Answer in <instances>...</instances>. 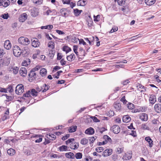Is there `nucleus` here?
<instances>
[{
	"label": "nucleus",
	"mask_w": 161,
	"mask_h": 161,
	"mask_svg": "<svg viewBox=\"0 0 161 161\" xmlns=\"http://www.w3.org/2000/svg\"><path fill=\"white\" fill-rule=\"evenodd\" d=\"M19 43L23 45H27L30 43L29 39L26 38L23 36L19 37L18 40Z\"/></svg>",
	"instance_id": "nucleus-1"
},
{
	"label": "nucleus",
	"mask_w": 161,
	"mask_h": 161,
	"mask_svg": "<svg viewBox=\"0 0 161 161\" xmlns=\"http://www.w3.org/2000/svg\"><path fill=\"white\" fill-rule=\"evenodd\" d=\"M13 53L15 57H18L21 54V50L19 46H16L13 48Z\"/></svg>",
	"instance_id": "nucleus-2"
},
{
	"label": "nucleus",
	"mask_w": 161,
	"mask_h": 161,
	"mask_svg": "<svg viewBox=\"0 0 161 161\" xmlns=\"http://www.w3.org/2000/svg\"><path fill=\"white\" fill-rule=\"evenodd\" d=\"M24 87L22 84L17 85L16 87L15 93L19 95H21L24 92Z\"/></svg>",
	"instance_id": "nucleus-3"
},
{
	"label": "nucleus",
	"mask_w": 161,
	"mask_h": 161,
	"mask_svg": "<svg viewBox=\"0 0 161 161\" xmlns=\"http://www.w3.org/2000/svg\"><path fill=\"white\" fill-rule=\"evenodd\" d=\"M31 14L34 17H36L39 14L38 9L37 8L33 7L31 10Z\"/></svg>",
	"instance_id": "nucleus-4"
},
{
	"label": "nucleus",
	"mask_w": 161,
	"mask_h": 161,
	"mask_svg": "<svg viewBox=\"0 0 161 161\" xmlns=\"http://www.w3.org/2000/svg\"><path fill=\"white\" fill-rule=\"evenodd\" d=\"M67 8H63L61 9L60 11L61 15L63 17H66L68 16L70 11L67 10Z\"/></svg>",
	"instance_id": "nucleus-5"
},
{
	"label": "nucleus",
	"mask_w": 161,
	"mask_h": 161,
	"mask_svg": "<svg viewBox=\"0 0 161 161\" xmlns=\"http://www.w3.org/2000/svg\"><path fill=\"white\" fill-rule=\"evenodd\" d=\"M113 132L115 134L119 133L120 131V128L117 125H113L111 128Z\"/></svg>",
	"instance_id": "nucleus-6"
},
{
	"label": "nucleus",
	"mask_w": 161,
	"mask_h": 161,
	"mask_svg": "<svg viewBox=\"0 0 161 161\" xmlns=\"http://www.w3.org/2000/svg\"><path fill=\"white\" fill-rule=\"evenodd\" d=\"M27 18V15L26 13H24L21 14L19 17V21L23 22H24Z\"/></svg>",
	"instance_id": "nucleus-7"
},
{
	"label": "nucleus",
	"mask_w": 161,
	"mask_h": 161,
	"mask_svg": "<svg viewBox=\"0 0 161 161\" xmlns=\"http://www.w3.org/2000/svg\"><path fill=\"white\" fill-rule=\"evenodd\" d=\"M31 41H32L31 45L33 47H37L40 45V42H39L37 38H35L33 40L32 39Z\"/></svg>",
	"instance_id": "nucleus-8"
},
{
	"label": "nucleus",
	"mask_w": 161,
	"mask_h": 161,
	"mask_svg": "<svg viewBox=\"0 0 161 161\" xmlns=\"http://www.w3.org/2000/svg\"><path fill=\"white\" fill-rule=\"evenodd\" d=\"M139 118L142 121H147L148 119L147 115L145 113H142L140 114Z\"/></svg>",
	"instance_id": "nucleus-9"
},
{
	"label": "nucleus",
	"mask_w": 161,
	"mask_h": 161,
	"mask_svg": "<svg viewBox=\"0 0 161 161\" xmlns=\"http://www.w3.org/2000/svg\"><path fill=\"white\" fill-rule=\"evenodd\" d=\"M112 149H107L103 152L102 155L104 157H107L111 155L112 152Z\"/></svg>",
	"instance_id": "nucleus-10"
},
{
	"label": "nucleus",
	"mask_w": 161,
	"mask_h": 161,
	"mask_svg": "<svg viewBox=\"0 0 161 161\" xmlns=\"http://www.w3.org/2000/svg\"><path fill=\"white\" fill-rule=\"evenodd\" d=\"M155 111L157 113H161V104L157 103L155 104L154 107Z\"/></svg>",
	"instance_id": "nucleus-11"
},
{
	"label": "nucleus",
	"mask_w": 161,
	"mask_h": 161,
	"mask_svg": "<svg viewBox=\"0 0 161 161\" xmlns=\"http://www.w3.org/2000/svg\"><path fill=\"white\" fill-rule=\"evenodd\" d=\"M85 133L88 135H92L94 133V130L92 127H90L86 130Z\"/></svg>",
	"instance_id": "nucleus-12"
},
{
	"label": "nucleus",
	"mask_w": 161,
	"mask_h": 161,
	"mask_svg": "<svg viewBox=\"0 0 161 161\" xmlns=\"http://www.w3.org/2000/svg\"><path fill=\"white\" fill-rule=\"evenodd\" d=\"M4 47L7 49H9L11 47V44L8 40H6L4 43Z\"/></svg>",
	"instance_id": "nucleus-13"
},
{
	"label": "nucleus",
	"mask_w": 161,
	"mask_h": 161,
	"mask_svg": "<svg viewBox=\"0 0 161 161\" xmlns=\"http://www.w3.org/2000/svg\"><path fill=\"white\" fill-rule=\"evenodd\" d=\"M19 74L21 76H25L27 75V71L25 68L22 67L19 70Z\"/></svg>",
	"instance_id": "nucleus-14"
},
{
	"label": "nucleus",
	"mask_w": 161,
	"mask_h": 161,
	"mask_svg": "<svg viewBox=\"0 0 161 161\" xmlns=\"http://www.w3.org/2000/svg\"><path fill=\"white\" fill-rule=\"evenodd\" d=\"M79 147V143L76 142L71 143L70 145V148L72 149H77Z\"/></svg>",
	"instance_id": "nucleus-15"
},
{
	"label": "nucleus",
	"mask_w": 161,
	"mask_h": 161,
	"mask_svg": "<svg viewBox=\"0 0 161 161\" xmlns=\"http://www.w3.org/2000/svg\"><path fill=\"white\" fill-rule=\"evenodd\" d=\"M149 100L150 103L152 104H154L156 101V96L154 95H151L150 96Z\"/></svg>",
	"instance_id": "nucleus-16"
},
{
	"label": "nucleus",
	"mask_w": 161,
	"mask_h": 161,
	"mask_svg": "<svg viewBox=\"0 0 161 161\" xmlns=\"http://www.w3.org/2000/svg\"><path fill=\"white\" fill-rule=\"evenodd\" d=\"M30 134V132L29 130H27L25 131L23 136H21L22 139H28L29 137V135Z\"/></svg>",
	"instance_id": "nucleus-17"
},
{
	"label": "nucleus",
	"mask_w": 161,
	"mask_h": 161,
	"mask_svg": "<svg viewBox=\"0 0 161 161\" xmlns=\"http://www.w3.org/2000/svg\"><path fill=\"white\" fill-rule=\"evenodd\" d=\"M35 137H39L38 139H37L35 141L36 143L40 142L42 140V136L41 135H33V136H31V138Z\"/></svg>",
	"instance_id": "nucleus-18"
},
{
	"label": "nucleus",
	"mask_w": 161,
	"mask_h": 161,
	"mask_svg": "<svg viewBox=\"0 0 161 161\" xmlns=\"http://www.w3.org/2000/svg\"><path fill=\"white\" fill-rule=\"evenodd\" d=\"M145 140L148 142L149 146L150 147H152L153 145V141L149 136L145 137Z\"/></svg>",
	"instance_id": "nucleus-19"
},
{
	"label": "nucleus",
	"mask_w": 161,
	"mask_h": 161,
	"mask_svg": "<svg viewBox=\"0 0 161 161\" xmlns=\"http://www.w3.org/2000/svg\"><path fill=\"white\" fill-rule=\"evenodd\" d=\"M87 0H80L77 3L78 6H84L86 4Z\"/></svg>",
	"instance_id": "nucleus-20"
},
{
	"label": "nucleus",
	"mask_w": 161,
	"mask_h": 161,
	"mask_svg": "<svg viewBox=\"0 0 161 161\" xmlns=\"http://www.w3.org/2000/svg\"><path fill=\"white\" fill-rule=\"evenodd\" d=\"M156 0H145L146 4L149 6H151L153 4L156 2Z\"/></svg>",
	"instance_id": "nucleus-21"
},
{
	"label": "nucleus",
	"mask_w": 161,
	"mask_h": 161,
	"mask_svg": "<svg viewBox=\"0 0 161 161\" xmlns=\"http://www.w3.org/2000/svg\"><path fill=\"white\" fill-rule=\"evenodd\" d=\"M131 120V118L128 115L124 116L123 117V120L124 122L128 123Z\"/></svg>",
	"instance_id": "nucleus-22"
},
{
	"label": "nucleus",
	"mask_w": 161,
	"mask_h": 161,
	"mask_svg": "<svg viewBox=\"0 0 161 161\" xmlns=\"http://www.w3.org/2000/svg\"><path fill=\"white\" fill-rule=\"evenodd\" d=\"M88 117H89L88 118V119H89V120H90L91 121H92V120L91 119H92L93 121L94 122H100V120H99L98 119H97V118L95 116H90V115H88Z\"/></svg>",
	"instance_id": "nucleus-23"
},
{
	"label": "nucleus",
	"mask_w": 161,
	"mask_h": 161,
	"mask_svg": "<svg viewBox=\"0 0 161 161\" xmlns=\"http://www.w3.org/2000/svg\"><path fill=\"white\" fill-rule=\"evenodd\" d=\"M68 148L67 146L62 145L58 147V149L60 151H67V148Z\"/></svg>",
	"instance_id": "nucleus-24"
},
{
	"label": "nucleus",
	"mask_w": 161,
	"mask_h": 161,
	"mask_svg": "<svg viewBox=\"0 0 161 161\" xmlns=\"http://www.w3.org/2000/svg\"><path fill=\"white\" fill-rule=\"evenodd\" d=\"M131 155L130 153L125 154V155L123 156L122 159L127 160L131 159Z\"/></svg>",
	"instance_id": "nucleus-25"
},
{
	"label": "nucleus",
	"mask_w": 161,
	"mask_h": 161,
	"mask_svg": "<svg viewBox=\"0 0 161 161\" xmlns=\"http://www.w3.org/2000/svg\"><path fill=\"white\" fill-rule=\"evenodd\" d=\"M47 73V70L45 68H42V69L40 72V75L42 76H44L46 75Z\"/></svg>",
	"instance_id": "nucleus-26"
},
{
	"label": "nucleus",
	"mask_w": 161,
	"mask_h": 161,
	"mask_svg": "<svg viewBox=\"0 0 161 161\" xmlns=\"http://www.w3.org/2000/svg\"><path fill=\"white\" fill-rule=\"evenodd\" d=\"M77 126L76 125L70 126L69 129V131L70 133L76 131Z\"/></svg>",
	"instance_id": "nucleus-27"
},
{
	"label": "nucleus",
	"mask_w": 161,
	"mask_h": 161,
	"mask_svg": "<svg viewBox=\"0 0 161 161\" xmlns=\"http://www.w3.org/2000/svg\"><path fill=\"white\" fill-rule=\"evenodd\" d=\"M7 152L8 155L12 156L15 153V151L13 149L11 148L8 149Z\"/></svg>",
	"instance_id": "nucleus-28"
},
{
	"label": "nucleus",
	"mask_w": 161,
	"mask_h": 161,
	"mask_svg": "<svg viewBox=\"0 0 161 161\" xmlns=\"http://www.w3.org/2000/svg\"><path fill=\"white\" fill-rule=\"evenodd\" d=\"M10 61H0V67L7 66L10 63Z\"/></svg>",
	"instance_id": "nucleus-29"
},
{
	"label": "nucleus",
	"mask_w": 161,
	"mask_h": 161,
	"mask_svg": "<svg viewBox=\"0 0 161 161\" xmlns=\"http://www.w3.org/2000/svg\"><path fill=\"white\" fill-rule=\"evenodd\" d=\"M48 47H51L52 49H53L55 48V44L54 42L53 41H50L48 42Z\"/></svg>",
	"instance_id": "nucleus-30"
},
{
	"label": "nucleus",
	"mask_w": 161,
	"mask_h": 161,
	"mask_svg": "<svg viewBox=\"0 0 161 161\" xmlns=\"http://www.w3.org/2000/svg\"><path fill=\"white\" fill-rule=\"evenodd\" d=\"M3 6L6 7L10 4V1L9 0H3Z\"/></svg>",
	"instance_id": "nucleus-31"
},
{
	"label": "nucleus",
	"mask_w": 161,
	"mask_h": 161,
	"mask_svg": "<svg viewBox=\"0 0 161 161\" xmlns=\"http://www.w3.org/2000/svg\"><path fill=\"white\" fill-rule=\"evenodd\" d=\"M49 87H50L48 86L45 84H44L42 87V89H43L42 92H46L49 89Z\"/></svg>",
	"instance_id": "nucleus-32"
},
{
	"label": "nucleus",
	"mask_w": 161,
	"mask_h": 161,
	"mask_svg": "<svg viewBox=\"0 0 161 161\" xmlns=\"http://www.w3.org/2000/svg\"><path fill=\"white\" fill-rule=\"evenodd\" d=\"M74 12L75 16H78L79 15L80 13L82 12V10H79L78 9H74Z\"/></svg>",
	"instance_id": "nucleus-33"
},
{
	"label": "nucleus",
	"mask_w": 161,
	"mask_h": 161,
	"mask_svg": "<svg viewBox=\"0 0 161 161\" xmlns=\"http://www.w3.org/2000/svg\"><path fill=\"white\" fill-rule=\"evenodd\" d=\"M62 50L63 51L66 52V53L71 50L70 48L67 46H64L62 48Z\"/></svg>",
	"instance_id": "nucleus-34"
},
{
	"label": "nucleus",
	"mask_w": 161,
	"mask_h": 161,
	"mask_svg": "<svg viewBox=\"0 0 161 161\" xmlns=\"http://www.w3.org/2000/svg\"><path fill=\"white\" fill-rule=\"evenodd\" d=\"M11 69H12L14 74L16 75L18 72L19 68L17 67H14L11 68Z\"/></svg>",
	"instance_id": "nucleus-35"
},
{
	"label": "nucleus",
	"mask_w": 161,
	"mask_h": 161,
	"mask_svg": "<svg viewBox=\"0 0 161 161\" xmlns=\"http://www.w3.org/2000/svg\"><path fill=\"white\" fill-rule=\"evenodd\" d=\"M114 107L116 110H119L121 109V104L119 103H116L114 104Z\"/></svg>",
	"instance_id": "nucleus-36"
},
{
	"label": "nucleus",
	"mask_w": 161,
	"mask_h": 161,
	"mask_svg": "<svg viewBox=\"0 0 161 161\" xmlns=\"http://www.w3.org/2000/svg\"><path fill=\"white\" fill-rule=\"evenodd\" d=\"M103 138L105 140V141H106L107 143L108 142H110L111 141V138L107 135L104 136L103 137Z\"/></svg>",
	"instance_id": "nucleus-37"
},
{
	"label": "nucleus",
	"mask_w": 161,
	"mask_h": 161,
	"mask_svg": "<svg viewBox=\"0 0 161 161\" xmlns=\"http://www.w3.org/2000/svg\"><path fill=\"white\" fill-rule=\"evenodd\" d=\"M14 84H12L8 85V92H11L14 91V90L13 89V88L14 87Z\"/></svg>",
	"instance_id": "nucleus-38"
},
{
	"label": "nucleus",
	"mask_w": 161,
	"mask_h": 161,
	"mask_svg": "<svg viewBox=\"0 0 161 161\" xmlns=\"http://www.w3.org/2000/svg\"><path fill=\"white\" fill-rule=\"evenodd\" d=\"M82 155L81 153H78L75 155V157L77 159H80L82 158Z\"/></svg>",
	"instance_id": "nucleus-39"
},
{
	"label": "nucleus",
	"mask_w": 161,
	"mask_h": 161,
	"mask_svg": "<svg viewBox=\"0 0 161 161\" xmlns=\"http://www.w3.org/2000/svg\"><path fill=\"white\" fill-rule=\"evenodd\" d=\"M127 107L130 109H132L134 108V104L130 103H129L127 104Z\"/></svg>",
	"instance_id": "nucleus-40"
},
{
	"label": "nucleus",
	"mask_w": 161,
	"mask_h": 161,
	"mask_svg": "<svg viewBox=\"0 0 161 161\" xmlns=\"http://www.w3.org/2000/svg\"><path fill=\"white\" fill-rule=\"evenodd\" d=\"M37 92L35 89H33L31 91V95H32L33 96H36L37 95Z\"/></svg>",
	"instance_id": "nucleus-41"
},
{
	"label": "nucleus",
	"mask_w": 161,
	"mask_h": 161,
	"mask_svg": "<svg viewBox=\"0 0 161 161\" xmlns=\"http://www.w3.org/2000/svg\"><path fill=\"white\" fill-rule=\"evenodd\" d=\"M63 72L62 71L60 70L58 71L57 72V75H53V76L54 78H56L57 79L59 78V76L60 74Z\"/></svg>",
	"instance_id": "nucleus-42"
},
{
	"label": "nucleus",
	"mask_w": 161,
	"mask_h": 161,
	"mask_svg": "<svg viewBox=\"0 0 161 161\" xmlns=\"http://www.w3.org/2000/svg\"><path fill=\"white\" fill-rule=\"evenodd\" d=\"M88 142V141L87 139L86 138H83L80 141V143L83 145L86 144Z\"/></svg>",
	"instance_id": "nucleus-43"
},
{
	"label": "nucleus",
	"mask_w": 161,
	"mask_h": 161,
	"mask_svg": "<svg viewBox=\"0 0 161 161\" xmlns=\"http://www.w3.org/2000/svg\"><path fill=\"white\" fill-rule=\"evenodd\" d=\"M142 128L143 130H149V127L146 124H144L142 125Z\"/></svg>",
	"instance_id": "nucleus-44"
},
{
	"label": "nucleus",
	"mask_w": 161,
	"mask_h": 161,
	"mask_svg": "<svg viewBox=\"0 0 161 161\" xmlns=\"http://www.w3.org/2000/svg\"><path fill=\"white\" fill-rule=\"evenodd\" d=\"M40 67L38 65H37L34 68L32 69V70H31V74L32 73H33L36 70H38L40 69Z\"/></svg>",
	"instance_id": "nucleus-45"
},
{
	"label": "nucleus",
	"mask_w": 161,
	"mask_h": 161,
	"mask_svg": "<svg viewBox=\"0 0 161 161\" xmlns=\"http://www.w3.org/2000/svg\"><path fill=\"white\" fill-rule=\"evenodd\" d=\"M130 82L129 79H127L125 80L122 81L121 82V83L123 85L125 86L127 84Z\"/></svg>",
	"instance_id": "nucleus-46"
},
{
	"label": "nucleus",
	"mask_w": 161,
	"mask_h": 161,
	"mask_svg": "<svg viewBox=\"0 0 161 161\" xmlns=\"http://www.w3.org/2000/svg\"><path fill=\"white\" fill-rule=\"evenodd\" d=\"M49 138L50 140H54L55 139L56 137V136L54 135L53 134H49Z\"/></svg>",
	"instance_id": "nucleus-47"
},
{
	"label": "nucleus",
	"mask_w": 161,
	"mask_h": 161,
	"mask_svg": "<svg viewBox=\"0 0 161 161\" xmlns=\"http://www.w3.org/2000/svg\"><path fill=\"white\" fill-rule=\"evenodd\" d=\"M96 151L98 153H101L104 150L103 147H100L96 149Z\"/></svg>",
	"instance_id": "nucleus-48"
},
{
	"label": "nucleus",
	"mask_w": 161,
	"mask_h": 161,
	"mask_svg": "<svg viewBox=\"0 0 161 161\" xmlns=\"http://www.w3.org/2000/svg\"><path fill=\"white\" fill-rule=\"evenodd\" d=\"M5 95L6 96L7 99L8 100V101H12L14 99V97L12 96H8L7 94H5Z\"/></svg>",
	"instance_id": "nucleus-49"
},
{
	"label": "nucleus",
	"mask_w": 161,
	"mask_h": 161,
	"mask_svg": "<svg viewBox=\"0 0 161 161\" xmlns=\"http://www.w3.org/2000/svg\"><path fill=\"white\" fill-rule=\"evenodd\" d=\"M94 21L98 22L100 20V15H98L97 16L94 15Z\"/></svg>",
	"instance_id": "nucleus-50"
},
{
	"label": "nucleus",
	"mask_w": 161,
	"mask_h": 161,
	"mask_svg": "<svg viewBox=\"0 0 161 161\" xmlns=\"http://www.w3.org/2000/svg\"><path fill=\"white\" fill-rule=\"evenodd\" d=\"M9 17L8 14V13L4 14L1 15V17L4 19H7Z\"/></svg>",
	"instance_id": "nucleus-51"
},
{
	"label": "nucleus",
	"mask_w": 161,
	"mask_h": 161,
	"mask_svg": "<svg viewBox=\"0 0 161 161\" xmlns=\"http://www.w3.org/2000/svg\"><path fill=\"white\" fill-rule=\"evenodd\" d=\"M130 133H129V134L132 136L134 137L136 136V132L135 131L131 130Z\"/></svg>",
	"instance_id": "nucleus-52"
},
{
	"label": "nucleus",
	"mask_w": 161,
	"mask_h": 161,
	"mask_svg": "<svg viewBox=\"0 0 161 161\" xmlns=\"http://www.w3.org/2000/svg\"><path fill=\"white\" fill-rule=\"evenodd\" d=\"M118 30V28L117 27H113L111 30L110 31V33H112L117 31Z\"/></svg>",
	"instance_id": "nucleus-53"
},
{
	"label": "nucleus",
	"mask_w": 161,
	"mask_h": 161,
	"mask_svg": "<svg viewBox=\"0 0 161 161\" xmlns=\"http://www.w3.org/2000/svg\"><path fill=\"white\" fill-rule=\"evenodd\" d=\"M120 101L123 102L124 104H126L128 102L125 99V96H123L120 99Z\"/></svg>",
	"instance_id": "nucleus-54"
},
{
	"label": "nucleus",
	"mask_w": 161,
	"mask_h": 161,
	"mask_svg": "<svg viewBox=\"0 0 161 161\" xmlns=\"http://www.w3.org/2000/svg\"><path fill=\"white\" fill-rule=\"evenodd\" d=\"M31 80H33L34 79H35L36 76V74L34 72L33 73H32L31 74Z\"/></svg>",
	"instance_id": "nucleus-55"
},
{
	"label": "nucleus",
	"mask_w": 161,
	"mask_h": 161,
	"mask_svg": "<svg viewBox=\"0 0 161 161\" xmlns=\"http://www.w3.org/2000/svg\"><path fill=\"white\" fill-rule=\"evenodd\" d=\"M75 56V55L73 53H72L70 55L68 56L67 57V59L68 60H69V59H71V60H72V59L73 58V57L74 56Z\"/></svg>",
	"instance_id": "nucleus-56"
},
{
	"label": "nucleus",
	"mask_w": 161,
	"mask_h": 161,
	"mask_svg": "<svg viewBox=\"0 0 161 161\" xmlns=\"http://www.w3.org/2000/svg\"><path fill=\"white\" fill-rule=\"evenodd\" d=\"M117 0H115V1H116ZM125 0H117V3L119 5H121L123 2H125Z\"/></svg>",
	"instance_id": "nucleus-57"
},
{
	"label": "nucleus",
	"mask_w": 161,
	"mask_h": 161,
	"mask_svg": "<svg viewBox=\"0 0 161 161\" xmlns=\"http://www.w3.org/2000/svg\"><path fill=\"white\" fill-rule=\"evenodd\" d=\"M114 114V111H113L112 110H110L108 113V115L109 116H113Z\"/></svg>",
	"instance_id": "nucleus-58"
},
{
	"label": "nucleus",
	"mask_w": 161,
	"mask_h": 161,
	"mask_svg": "<svg viewBox=\"0 0 161 161\" xmlns=\"http://www.w3.org/2000/svg\"><path fill=\"white\" fill-rule=\"evenodd\" d=\"M78 48L77 46L76 45H74L73 46V50L75 53L76 54V55H78V52H77V49Z\"/></svg>",
	"instance_id": "nucleus-59"
},
{
	"label": "nucleus",
	"mask_w": 161,
	"mask_h": 161,
	"mask_svg": "<svg viewBox=\"0 0 161 161\" xmlns=\"http://www.w3.org/2000/svg\"><path fill=\"white\" fill-rule=\"evenodd\" d=\"M23 96L25 97H28L30 96V90H28L26 93L24 94Z\"/></svg>",
	"instance_id": "nucleus-60"
},
{
	"label": "nucleus",
	"mask_w": 161,
	"mask_h": 161,
	"mask_svg": "<svg viewBox=\"0 0 161 161\" xmlns=\"http://www.w3.org/2000/svg\"><path fill=\"white\" fill-rule=\"evenodd\" d=\"M70 135L69 134H66V135L63 136L61 139L63 140L64 141L66 139H67L68 137H69Z\"/></svg>",
	"instance_id": "nucleus-61"
},
{
	"label": "nucleus",
	"mask_w": 161,
	"mask_h": 161,
	"mask_svg": "<svg viewBox=\"0 0 161 161\" xmlns=\"http://www.w3.org/2000/svg\"><path fill=\"white\" fill-rule=\"evenodd\" d=\"M63 56H62V53H57V58L58 60H60L62 59Z\"/></svg>",
	"instance_id": "nucleus-62"
},
{
	"label": "nucleus",
	"mask_w": 161,
	"mask_h": 161,
	"mask_svg": "<svg viewBox=\"0 0 161 161\" xmlns=\"http://www.w3.org/2000/svg\"><path fill=\"white\" fill-rule=\"evenodd\" d=\"M24 153L27 156L29 155L30 154V151L29 150H27L25 149H24Z\"/></svg>",
	"instance_id": "nucleus-63"
},
{
	"label": "nucleus",
	"mask_w": 161,
	"mask_h": 161,
	"mask_svg": "<svg viewBox=\"0 0 161 161\" xmlns=\"http://www.w3.org/2000/svg\"><path fill=\"white\" fill-rule=\"evenodd\" d=\"M60 69V67L58 66H55L53 68L52 72H53L56 71H57L58 69Z\"/></svg>",
	"instance_id": "nucleus-64"
}]
</instances>
